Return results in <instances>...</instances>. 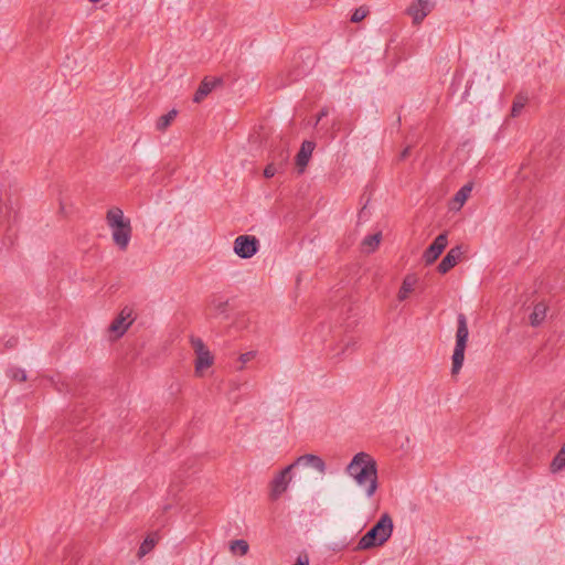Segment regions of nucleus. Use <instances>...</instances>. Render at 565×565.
<instances>
[{"instance_id":"obj_22","label":"nucleus","mask_w":565,"mask_h":565,"mask_svg":"<svg viewBox=\"0 0 565 565\" xmlns=\"http://www.w3.org/2000/svg\"><path fill=\"white\" fill-rule=\"evenodd\" d=\"M472 191V184L467 183L465 184L456 194L454 198V201L459 204V206L463 205L468 196L470 195Z\"/></svg>"},{"instance_id":"obj_7","label":"nucleus","mask_w":565,"mask_h":565,"mask_svg":"<svg viewBox=\"0 0 565 565\" xmlns=\"http://www.w3.org/2000/svg\"><path fill=\"white\" fill-rule=\"evenodd\" d=\"M132 309L125 307L119 315L113 320L110 323L108 331L115 335V338H119L124 335L130 324L134 322L132 319Z\"/></svg>"},{"instance_id":"obj_8","label":"nucleus","mask_w":565,"mask_h":565,"mask_svg":"<svg viewBox=\"0 0 565 565\" xmlns=\"http://www.w3.org/2000/svg\"><path fill=\"white\" fill-rule=\"evenodd\" d=\"M294 465L287 466L280 472H278L270 483V498L273 500L278 499L288 488V484L291 480L290 471L294 468Z\"/></svg>"},{"instance_id":"obj_13","label":"nucleus","mask_w":565,"mask_h":565,"mask_svg":"<svg viewBox=\"0 0 565 565\" xmlns=\"http://www.w3.org/2000/svg\"><path fill=\"white\" fill-rule=\"evenodd\" d=\"M315 149V143L312 141H303L301 148L296 157V163L300 168V171L308 164L311 153Z\"/></svg>"},{"instance_id":"obj_20","label":"nucleus","mask_w":565,"mask_h":565,"mask_svg":"<svg viewBox=\"0 0 565 565\" xmlns=\"http://www.w3.org/2000/svg\"><path fill=\"white\" fill-rule=\"evenodd\" d=\"M527 100H529V98L526 95L521 94V93L518 94L515 96L513 105H512L511 116L518 117L521 114L524 106L526 105Z\"/></svg>"},{"instance_id":"obj_16","label":"nucleus","mask_w":565,"mask_h":565,"mask_svg":"<svg viewBox=\"0 0 565 565\" xmlns=\"http://www.w3.org/2000/svg\"><path fill=\"white\" fill-rule=\"evenodd\" d=\"M159 541V534L157 532L149 534L143 542L141 543L139 551H138V557L141 558L145 555H147L158 543Z\"/></svg>"},{"instance_id":"obj_3","label":"nucleus","mask_w":565,"mask_h":565,"mask_svg":"<svg viewBox=\"0 0 565 565\" xmlns=\"http://www.w3.org/2000/svg\"><path fill=\"white\" fill-rule=\"evenodd\" d=\"M393 520L387 514L381 515L379 521L360 539L356 550H370L383 545L392 535Z\"/></svg>"},{"instance_id":"obj_9","label":"nucleus","mask_w":565,"mask_h":565,"mask_svg":"<svg viewBox=\"0 0 565 565\" xmlns=\"http://www.w3.org/2000/svg\"><path fill=\"white\" fill-rule=\"evenodd\" d=\"M448 244V237L446 233L439 234L434 242L426 248L423 254V259L426 265H431L437 260L440 254L444 252Z\"/></svg>"},{"instance_id":"obj_23","label":"nucleus","mask_w":565,"mask_h":565,"mask_svg":"<svg viewBox=\"0 0 565 565\" xmlns=\"http://www.w3.org/2000/svg\"><path fill=\"white\" fill-rule=\"evenodd\" d=\"M7 376L17 382H25L28 379L25 371L17 366L9 367Z\"/></svg>"},{"instance_id":"obj_26","label":"nucleus","mask_w":565,"mask_h":565,"mask_svg":"<svg viewBox=\"0 0 565 565\" xmlns=\"http://www.w3.org/2000/svg\"><path fill=\"white\" fill-rule=\"evenodd\" d=\"M289 153L286 150H280L278 158L273 159L276 162V168H279V172H282L288 161Z\"/></svg>"},{"instance_id":"obj_5","label":"nucleus","mask_w":565,"mask_h":565,"mask_svg":"<svg viewBox=\"0 0 565 565\" xmlns=\"http://www.w3.org/2000/svg\"><path fill=\"white\" fill-rule=\"evenodd\" d=\"M259 248V241L252 235H239L234 241L235 254L244 259L253 257Z\"/></svg>"},{"instance_id":"obj_29","label":"nucleus","mask_w":565,"mask_h":565,"mask_svg":"<svg viewBox=\"0 0 565 565\" xmlns=\"http://www.w3.org/2000/svg\"><path fill=\"white\" fill-rule=\"evenodd\" d=\"M227 300H224V301H213L212 302V306L214 308V310L220 313V315H223L226 312L227 310Z\"/></svg>"},{"instance_id":"obj_11","label":"nucleus","mask_w":565,"mask_h":565,"mask_svg":"<svg viewBox=\"0 0 565 565\" xmlns=\"http://www.w3.org/2000/svg\"><path fill=\"white\" fill-rule=\"evenodd\" d=\"M294 466L302 465L315 468L320 473H326V462L317 455L307 454L297 458Z\"/></svg>"},{"instance_id":"obj_27","label":"nucleus","mask_w":565,"mask_h":565,"mask_svg":"<svg viewBox=\"0 0 565 565\" xmlns=\"http://www.w3.org/2000/svg\"><path fill=\"white\" fill-rule=\"evenodd\" d=\"M367 14V10L363 7H360L354 10V12L351 15V21L354 23H358L362 21Z\"/></svg>"},{"instance_id":"obj_4","label":"nucleus","mask_w":565,"mask_h":565,"mask_svg":"<svg viewBox=\"0 0 565 565\" xmlns=\"http://www.w3.org/2000/svg\"><path fill=\"white\" fill-rule=\"evenodd\" d=\"M468 335L467 317L463 313H459L457 317L456 345L452 354V374H457L463 364Z\"/></svg>"},{"instance_id":"obj_30","label":"nucleus","mask_w":565,"mask_h":565,"mask_svg":"<svg viewBox=\"0 0 565 565\" xmlns=\"http://www.w3.org/2000/svg\"><path fill=\"white\" fill-rule=\"evenodd\" d=\"M192 345L195 350L196 355L200 354V352H207L209 350L205 349V345L203 341L199 338L192 339Z\"/></svg>"},{"instance_id":"obj_12","label":"nucleus","mask_w":565,"mask_h":565,"mask_svg":"<svg viewBox=\"0 0 565 565\" xmlns=\"http://www.w3.org/2000/svg\"><path fill=\"white\" fill-rule=\"evenodd\" d=\"M221 84H222L221 78H214L212 81L204 78L201 82L199 88L196 89V92L194 94L193 102L194 103L202 102L203 98H205L213 90L214 87H216L217 85H221Z\"/></svg>"},{"instance_id":"obj_32","label":"nucleus","mask_w":565,"mask_h":565,"mask_svg":"<svg viewBox=\"0 0 565 565\" xmlns=\"http://www.w3.org/2000/svg\"><path fill=\"white\" fill-rule=\"evenodd\" d=\"M411 147H406L399 154V159L404 160L409 156Z\"/></svg>"},{"instance_id":"obj_34","label":"nucleus","mask_w":565,"mask_h":565,"mask_svg":"<svg viewBox=\"0 0 565 565\" xmlns=\"http://www.w3.org/2000/svg\"><path fill=\"white\" fill-rule=\"evenodd\" d=\"M81 440H82V435H81V436H78V438H77V439H75V444H79V443H81Z\"/></svg>"},{"instance_id":"obj_33","label":"nucleus","mask_w":565,"mask_h":565,"mask_svg":"<svg viewBox=\"0 0 565 565\" xmlns=\"http://www.w3.org/2000/svg\"><path fill=\"white\" fill-rule=\"evenodd\" d=\"M327 115H328V111H327L326 109H322V110L319 113L318 121H319L322 117H324V116H327Z\"/></svg>"},{"instance_id":"obj_18","label":"nucleus","mask_w":565,"mask_h":565,"mask_svg":"<svg viewBox=\"0 0 565 565\" xmlns=\"http://www.w3.org/2000/svg\"><path fill=\"white\" fill-rule=\"evenodd\" d=\"M381 238L382 234L380 232L372 235H367L366 237H364L362 246L369 253L374 252L380 245Z\"/></svg>"},{"instance_id":"obj_15","label":"nucleus","mask_w":565,"mask_h":565,"mask_svg":"<svg viewBox=\"0 0 565 565\" xmlns=\"http://www.w3.org/2000/svg\"><path fill=\"white\" fill-rule=\"evenodd\" d=\"M417 278L414 275H407L404 278L397 296L399 301L407 299L408 295L414 290Z\"/></svg>"},{"instance_id":"obj_24","label":"nucleus","mask_w":565,"mask_h":565,"mask_svg":"<svg viewBox=\"0 0 565 565\" xmlns=\"http://www.w3.org/2000/svg\"><path fill=\"white\" fill-rule=\"evenodd\" d=\"M356 349V341L353 338H349L342 341V347L339 352H337L333 358L343 355L348 352H353Z\"/></svg>"},{"instance_id":"obj_1","label":"nucleus","mask_w":565,"mask_h":565,"mask_svg":"<svg viewBox=\"0 0 565 565\" xmlns=\"http://www.w3.org/2000/svg\"><path fill=\"white\" fill-rule=\"evenodd\" d=\"M345 472L359 487L364 488L367 498L373 497L377 489V465L371 455L364 451L354 455Z\"/></svg>"},{"instance_id":"obj_6","label":"nucleus","mask_w":565,"mask_h":565,"mask_svg":"<svg viewBox=\"0 0 565 565\" xmlns=\"http://www.w3.org/2000/svg\"><path fill=\"white\" fill-rule=\"evenodd\" d=\"M434 2L430 0H414L406 9V14L412 18L413 24H420L433 11Z\"/></svg>"},{"instance_id":"obj_2","label":"nucleus","mask_w":565,"mask_h":565,"mask_svg":"<svg viewBox=\"0 0 565 565\" xmlns=\"http://www.w3.org/2000/svg\"><path fill=\"white\" fill-rule=\"evenodd\" d=\"M106 223L111 231L114 244L120 249L126 250L131 239V222L124 215L120 207L114 206L106 213Z\"/></svg>"},{"instance_id":"obj_31","label":"nucleus","mask_w":565,"mask_h":565,"mask_svg":"<svg viewBox=\"0 0 565 565\" xmlns=\"http://www.w3.org/2000/svg\"><path fill=\"white\" fill-rule=\"evenodd\" d=\"M254 358H255V352L254 351H249V352L241 354L239 361L243 364H245V363L249 362L250 360H253Z\"/></svg>"},{"instance_id":"obj_25","label":"nucleus","mask_w":565,"mask_h":565,"mask_svg":"<svg viewBox=\"0 0 565 565\" xmlns=\"http://www.w3.org/2000/svg\"><path fill=\"white\" fill-rule=\"evenodd\" d=\"M231 550L233 552L238 550L241 555H245L248 552V543L245 540H235L231 543Z\"/></svg>"},{"instance_id":"obj_28","label":"nucleus","mask_w":565,"mask_h":565,"mask_svg":"<svg viewBox=\"0 0 565 565\" xmlns=\"http://www.w3.org/2000/svg\"><path fill=\"white\" fill-rule=\"evenodd\" d=\"M276 173H280L279 168H276V162L271 161L264 169V177L269 179V178H273Z\"/></svg>"},{"instance_id":"obj_19","label":"nucleus","mask_w":565,"mask_h":565,"mask_svg":"<svg viewBox=\"0 0 565 565\" xmlns=\"http://www.w3.org/2000/svg\"><path fill=\"white\" fill-rule=\"evenodd\" d=\"M177 115H178V111L175 109H172L169 113L160 116L156 124L157 129L160 131L166 130L170 126V124L173 121V119L177 117Z\"/></svg>"},{"instance_id":"obj_21","label":"nucleus","mask_w":565,"mask_h":565,"mask_svg":"<svg viewBox=\"0 0 565 565\" xmlns=\"http://www.w3.org/2000/svg\"><path fill=\"white\" fill-rule=\"evenodd\" d=\"M565 467V444L562 446L561 450L555 455L554 459L551 463L552 472H557Z\"/></svg>"},{"instance_id":"obj_10","label":"nucleus","mask_w":565,"mask_h":565,"mask_svg":"<svg viewBox=\"0 0 565 565\" xmlns=\"http://www.w3.org/2000/svg\"><path fill=\"white\" fill-rule=\"evenodd\" d=\"M462 256V250L460 246H455L450 248V250L446 254V256L438 264L437 270L440 274L448 273L452 267L457 265Z\"/></svg>"},{"instance_id":"obj_14","label":"nucleus","mask_w":565,"mask_h":565,"mask_svg":"<svg viewBox=\"0 0 565 565\" xmlns=\"http://www.w3.org/2000/svg\"><path fill=\"white\" fill-rule=\"evenodd\" d=\"M547 307L544 302H539L534 306L530 315V323L532 327L540 326L546 317Z\"/></svg>"},{"instance_id":"obj_17","label":"nucleus","mask_w":565,"mask_h":565,"mask_svg":"<svg viewBox=\"0 0 565 565\" xmlns=\"http://www.w3.org/2000/svg\"><path fill=\"white\" fill-rule=\"evenodd\" d=\"M212 363H213V358H212L210 351L200 352V354H198L196 361H195V371L201 372L204 369L210 367L212 365Z\"/></svg>"}]
</instances>
